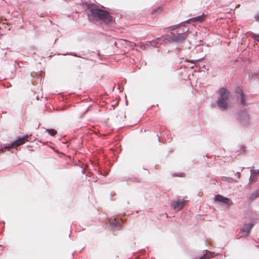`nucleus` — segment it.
Instances as JSON below:
<instances>
[{"label": "nucleus", "instance_id": "nucleus-26", "mask_svg": "<svg viewBox=\"0 0 259 259\" xmlns=\"http://www.w3.org/2000/svg\"><path fill=\"white\" fill-rule=\"evenodd\" d=\"M128 181H133L131 180V179H128Z\"/></svg>", "mask_w": 259, "mask_h": 259}, {"label": "nucleus", "instance_id": "nucleus-13", "mask_svg": "<svg viewBox=\"0 0 259 259\" xmlns=\"http://www.w3.org/2000/svg\"><path fill=\"white\" fill-rule=\"evenodd\" d=\"M165 40L164 36L162 37H159L155 40H152V41H150L149 44L151 46H153L155 47H158V45L159 44H161L162 43H164L163 42V40Z\"/></svg>", "mask_w": 259, "mask_h": 259}, {"label": "nucleus", "instance_id": "nucleus-3", "mask_svg": "<svg viewBox=\"0 0 259 259\" xmlns=\"http://www.w3.org/2000/svg\"><path fill=\"white\" fill-rule=\"evenodd\" d=\"M29 136L26 135L18 139L13 143L1 145L0 148V152L3 153L4 149L9 150L11 148H16L21 145H23L26 142L29 141Z\"/></svg>", "mask_w": 259, "mask_h": 259}, {"label": "nucleus", "instance_id": "nucleus-16", "mask_svg": "<svg viewBox=\"0 0 259 259\" xmlns=\"http://www.w3.org/2000/svg\"><path fill=\"white\" fill-rule=\"evenodd\" d=\"M257 197V195L256 194L255 192H252L250 195L248 196V198L249 200L251 201L254 200Z\"/></svg>", "mask_w": 259, "mask_h": 259}, {"label": "nucleus", "instance_id": "nucleus-22", "mask_svg": "<svg viewBox=\"0 0 259 259\" xmlns=\"http://www.w3.org/2000/svg\"><path fill=\"white\" fill-rule=\"evenodd\" d=\"M162 11V8L161 7H159L157 9L153 10V12H160Z\"/></svg>", "mask_w": 259, "mask_h": 259}, {"label": "nucleus", "instance_id": "nucleus-17", "mask_svg": "<svg viewBox=\"0 0 259 259\" xmlns=\"http://www.w3.org/2000/svg\"><path fill=\"white\" fill-rule=\"evenodd\" d=\"M183 23H184V22H181L180 23V24H178L177 25H174V26H170L169 27V29L170 30H175V29H177L182 24H183Z\"/></svg>", "mask_w": 259, "mask_h": 259}, {"label": "nucleus", "instance_id": "nucleus-12", "mask_svg": "<svg viewBox=\"0 0 259 259\" xmlns=\"http://www.w3.org/2000/svg\"><path fill=\"white\" fill-rule=\"evenodd\" d=\"M110 226L111 229L114 230H119L121 229V225L120 223L116 222L115 220L110 223Z\"/></svg>", "mask_w": 259, "mask_h": 259}, {"label": "nucleus", "instance_id": "nucleus-18", "mask_svg": "<svg viewBox=\"0 0 259 259\" xmlns=\"http://www.w3.org/2000/svg\"><path fill=\"white\" fill-rule=\"evenodd\" d=\"M250 172L251 175H257L259 174V169L257 170L251 169Z\"/></svg>", "mask_w": 259, "mask_h": 259}, {"label": "nucleus", "instance_id": "nucleus-19", "mask_svg": "<svg viewBox=\"0 0 259 259\" xmlns=\"http://www.w3.org/2000/svg\"><path fill=\"white\" fill-rule=\"evenodd\" d=\"M251 36L256 41H259V34L252 33Z\"/></svg>", "mask_w": 259, "mask_h": 259}, {"label": "nucleus", "instance_id": "nucleus-23", "mask_svg": "<svg viewBox=\"0 0 259 259\" xmlns=\"http://www.w3.org/2000/svg\"><path fill=\"white\" fill-rule=\"evenodd\" d=\"M256 194L257 195V197H259V189L256 190L255 191Z\"/></svg>", "mask_w": 259, "mask_h": 259}, {"label": "nucleus", "instance_id": "nucleus-14", "mask_svg": "<svg viewBox=\"0 0 259 259\" xmlns=\"http://www.w3.org/2000/svg\"><path fill=\"white\" fill-rule=\"evenodd\" d=\"M218 255V253H215L214 252L207 251L205 254H203L199 259H209L213 257Z\"/></svg>", "mask_w": 259, "mask_h": 259}, {"label": "nucleus", "instance_id": "nucleus-25", "mask_svg": "<svg viewBox=\"0 0 259 259\" xmlns=\"http://www.w3.org/2000/svg\"><path fill=\"white\" fill-rule=\"evenodd\" d=\"M241 148L243 150V152L244 151V147L243 146H241Z\"/></svg>", "mask_w": 259, "mask_h": 259}, {"label": "nucleus", "instance_id": "nucleus-10", "mask_svg": "<svg viewBox=\"0 0 259 259\" xmlns=\"http://www.w3.org/2000/svg\"><path fill=\"white\" fill-rule=\"evenodd\" d=\"M205 15L204 14L197 17L190 18L184 21V23H190V22H202L204 19Z\"/></svg>", "mask_w": 259, "mask_h": 259}, {"label": "nucleus", "instance_id": "nucleus-8", "mask_svg": "<svg viewBox=\"0 0 259 259\" xmlns=\"http://www.w3.org/2000/svg\"><path fill=\"white\" fill-rule=\"evenodd\" d=\"M186 202V200H178L174 201L171 204V206L175 210L178 211L181 210L183 207Z\"/></svg>", "mask_w": 259, "mask_h": 259}, {"label": "nucleus", "instance_id": "nucleus-21", "mask_svg": "<svg viewBox=\"0 0 259 259\" xmlns=\"http://www.w3.org/2000/svg\"><path fill=\"white\" fill-rule=\"evenodd\" d=\"M254 18L256 22H259V11L255 14Z\"/></svg>", "mask_w": 259, "mask_h": 259}, {"label": "nucleus", "instance_id": "nucleus-4", "mask_svg": "<svg viewBox=\"0 0 259 259\" xmlns=\"http://www.w3.org/2000/svg\"><path fill=\"white\" fill-rule=\"evenodd\" d=\"M249 116L246 110H242L238 113V120L243 125H247L249 123Z\"/></svg>", "mask_w": 259, "mask_h": 259}, {"label": "nucleus", "instance_id": "nucleus-15", "mask_svg": "<svg viewBox=\"0 0 259 259\" xmlns=\"http://www.w3.org/2000/svg\"><path fill=\"white\" fill-rule=\"evenodd\" d=\"M46 132L48 133L49 134H50L51 136H54L57 134V131L53 128L51 129H47Z\"/></svg>", "mask_w": 259, "mask_h": 259}, {"label": "nucleus", "instance_id": "nucleus-7", "mask_svg": "<svg viewBox=\"0 0 259 259\" xmlns=\"http://www.w3.org/2000/svg\"><path fill=\"white\" fill-rule=\"evenodd\" d=\"M214 200L219 202H222L224 204H227L229 206L232 205L233 204L231 200H230L229 198L227 197H225L221 195L218 194L214 196Z\"/></svg>", "mask_w": 259, "mask_h": 259}, {"label": "nucleus", "instance_id": "nucleus-1", "mask_svg": "<svg viewBox=\"0 0 259 259\" xmlns=\"http://www.w3.org/2000/svg\"><path fill=\"white\" fill-rule=\"evenodd\" d=\"M90 12L93 18L100 20L106 24H109L112 21V17L106 11L99 8H92Z\"/></svg>", "mask_w": 259, "mask_h": 259}, {"label": "nucleus", "instance_id": "nucleus-20", "mask_svg": "<svg viewBox=\"0 0 259 259\" xmlns=\"http://www.w3.org/2000/svg\"><path fill=\"white\" fill-rule=\"evenodd\" d=\"M250 182L253 183L256 181V178L255 175H251L249 178Z\"/></svg>", "mask_w": 259, "mask_h": 259}, {"label": "nucleus", "instance_id": "nucleus-9", "mask_svg": "<svg viewBox=\"0 0 259 259\" xmlns=\"http://www.w3.org/2000/svg\"><path fill=\"white\" fill-rule=\"evenodd\" d=\"M228 100H218L217 103L219 109L222 111H224L227 109L228 107Z\"/></svg>", "mask_w": 259, "mask_h": 259}, {"label": "nucleus", "instance_id": "nucleus-6", "mask_svg": "<svg viewBox=\"0 0 259 259\" xmlns=\"http://www.w3.org/2000/svg\"><path fill=\"white\" fill-rule=\"evenodd\" d=\"M230 93L225 88L223 87L221 88L219 90V95L220 97L219 98L218 100H228L229 99Z\"/></svg>", "mask_w": 259, "mask_h": 259}, {"label": "nucleus", "instance_id": "nucleus-2", "mask_svg": "<svg viewBox=\"0 0 259 259\" xmlns=\"http://www.w3.org/2000/svg\"><path fill=\"white\" fill-rule=\"evenodd\" d=\"M188 31V30L184 33H179L177 34L171 32L170 34L164 36L165 40H163V42L164 43L170 42L182 43L187 38L188 35L187 32Z\"/></svg>", "mask_w": 259, "mask_h": 259}, {"label": "nucleus", "instance_id": "nucleus-5", "mask_svg": "<svg viewBox=\"0 0 259 259\" xmlns=\"http://www.w3.org/2000/svg\"><path fill=\"white\" fill-rule=\"evenodd\" d=\"M235 93L237 94V98L240 100V104L242 105L246 106L247 105L246 95L243 92L242 89L240 87H237L235 89Z\"/></svg>", "mask_w": 259, "mask_h": 259}, {"label": "nucleus", "instance_id": "nucleus-24", "mask_svg": "<svg viewBox=\"0 0 259 259\" xmlns=\"http://www.w3.org/2000/svg\"><path fill=\"white\" fill-rule=\"evenodd\" d=\"M236 175L238 176V178H240V172H237Z\"/></svg>", "mask_w": 259, "mask_h": 259}, {"label": "nucleus", "instance_id": "nucleus-11", "mask_svg": "<svg viewBox=\"0 0 259 259\" xmlns=\"http://www.w3.org/2000/svg\"><path fill=\"white\" fill-rule=\"evenodd\" d=\"M253 226V223L246 224L241 229V231L245 234V235L248 236Z\"/></svg>", "mask_w": 259, "mask_h": 259}]
</instances>
